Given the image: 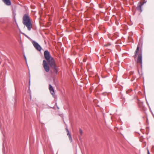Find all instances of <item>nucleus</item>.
<instances>
[{
  "mask_svg": "<svg viewBox=\"0 0 154 154\" xmlns=\"http://www.w3.org/2000/svg\"><path fill=\"white\" fill-rule=\"evenodd\" d=\"M23 23L25 26H26L29 31H30L32 28V24L29 16L28 14H25L23 18Z\"/></svg>",
  "mask_w": 154,
  "mask_h": 154,
  "instance_id": "obj_2",
  "label": "nucleus"
},
{
  "mask_svg": "<svg viewBox=\"0 0 154 154\" xmlns=\"http://www.w3.org/2000/svg\"><path fill=\"white\" fill-rule=\"evenodd\" d=\"M57 108L58 109H59V108L58 106H57Z\"/></svg>",
  "mask_w": 154,
  "mask_h": 154,
  "instance_id": "obj_22",
  "label": "nucleus"
},
{
  "mask_svg": "<svg viewBox=\"0 0 154 154\" xmlns=\"http://www.w3.org/2000/svg\"><path fill=\"white\" fill-rule=\"evenodd\" d=\"M137 63H140L141 64V66H142V53L139 54L137 60Z\"/></svg>",
  "mask_w": 154,
  "mask_h": 154,
  "instance_id": "obj_5",
  "label": "nucleus"
},
{
  "mask_svg": "<svg viewBox=\"0 0 154 154\" xmlns=\"http://www.w3.org/2000/svg\"><path fill=\"white\" fill-rule=\"evenodd\" d=\"M66 132L67 133V135H69V134H71L69 133V131L68 129L67 128V127L66 128Z\"/></svg>",
  "mask_w": 154,
  "mask_h": 154,
  "instance_id": "obj_12",
  "label": "nucleus"
},
{
  "mask_svg": "<svg viewBox=\"0 0 154 154\" xmlns=\"http://www.w3.org/2000/svg\"><path fill=\"white\" fill-rule=\"evenodd\" d=\"M69 137V140L71 142L72 141V138L71 137V134H69V135H68Z\"/></svg>",
  "mask_w": 154,
  "mask_h": 154,
  "instance_id": "obj_11",
  "label": "nucleus"
},
{
  "mask_svg": "<svg viewBox=\"0 0 154 154\" xmlns=\"http://www.w3.org/2000/svg\"><path fill=\"white\" fill-rule=\"evenodd\" d=\"M79 133L81 135H82V131L81 129H80L79 130Z\"/></svg>",
  "mask_w": 154,
  "mask_h": 154,
  "instance_id": "obj_13",
  "label": "nucleus"
},
{
  "mask_svg": "<svg viewBox=\"0 0 154 154\" xmlns=\"http://www.w3.org/2000/svg\"><path fill=\"white\" fill-rule=\"evenodd\" d=\"M44 55L45 58L48 62L51 68L53 69L54 73L57 75L58 71L54 58L51 56L48 50H46L45 51Z\"/></svg>",
  "mask_w": 154,
  "mask_h": 154,
  "instance_id": "obj_1",
  "label": "nucleus"
},
{
  "mask_svg": "<svg viewBox=\"0 0 154 154\" xmlns=\"http://www.w3.org/2000/svg\"><path fill=\"white\" fill-rule=\"evenodd\" d=\"M23 35H25V36L26 37H27L28 38H30L27 35H25V34H24V33H22Z\"/></svg>",
  "mask_w": 154,
  "mask_h": 154,
  "instance_id": "obj_15",
  "label": "nucleus"
},
{
  "mask_svg": "<svg viewBox=\"0 0 154 154\" xmlns=\"http://www.w3.org/2000/svg\"><path fill=\"white\" fill-rule=\"evenodd\" d=\"M137 53L136 54V53H135V54L134 55V58H135L137 56Z\"/></svg>",
  "mask_w": 154,
  "mask_h": 154,
  "instance_id": "obj_16",
  "label": "nucleus"
},
{
  "mask_svg": "<svg viewBox=\"0 0 154 154\" xmlns=\"http://www.w3.org/2000/svg\"><path fill=\"white\" fill-rule=\"evenodd\" d=\"M29 85L30 86V79H29Z\"/></svg>",
  "mask_w": 154,
  "mask_h": 154,
  "instance_id": "obj_20",
  "label": "nucleus"
},
{
  "mask_svg": "<svg viewBox=\"0 0 154 154\" xmlns=\"http://www.w3.org/2000/svg\"><path fill=\"white\" fill-rule=\"evenodd\" d=\"M3 2L7 5H10L11 4L10 0H2Z\"/></svg>",
  "mask_w": 154,
  "mask_h": 154,
  "instance_id": "obj_8",
  "label": "nucleus"
},
{
  "mask_svg": "<svg viewBox=\"0 0 154 154\" xmlns=\"http://www.w3.org/2000/svg\"><path fill=\"white\" fill-rule=\"evenodd\" d=\"M32 43L34 47L38 51H40L42 50V47L40 45L36 42L33 41Z\"/></svg>",
  "mask_w": 154,
  "mask_h": 154,
  "instance_id": "obj_3",
  "label": "nucleus"
},
{
  "mask_svg": "<svg viewBox=\"0 0 154 154\" xmlns=\"http://www.w3.org/2000/svg\"><path fill=\"white\" fill-rule=\"evenodd\" d=\"M3 148H2V151H3V152L4 153L5 152V147H4V143H3Z\"/></svg>",
  "mask_w": 154,
  "mask_h": 154,
  "instance_id": "obj_14",
  "label": "nucleus"
},
{
  "mask_svg": "<svg viewBox=\"0 0 154 154\" xmlns=\"http://www.w3.org/2000/svg\"><path fill=\"white\" fill-rule=\"evenodd\" d=\"M139 43H138L137 46V49L135 51V53H136V54L137 53L138 51H139Z\"/></svg>",
  "mask_w": 154,
  "mask_h": 154,
  "instance_id": "obj_10",
  "label": "nucleus"
},
{
  "mask_svg": "<svg viewBox=\"0 0 154 154\" xmlns=\"http://www.w3.org/2000/svg\"><path fill=\"white\" fill-rule=\"evenodd\" d=\"M43 66L45 71L47 72H49V67L46 61L45 60H43Z\"/></svg>",
  "mask_w": 154,
  "mask_h": 154,
  "instance_id": "obj_4",
  "label": "nucleus"
},
{
  "mask_svg": "<svg viewBox=\"0 0 154 154\" xmlns=\"http://www.w3.org/2000/svg\"><path fill=\"white\" fill-rule=\"evenodd\" d=\"M144 3L141 4L140 2L139 3L137 4L136 9L140 13L142 12V7Z\"/></svg>",
  "mask_w": 154,
  "mask_h": 154,
  "instance_id": "obj_6",
  "label": "nucleus"
},
{
  "mask_svg": "<svg viewBox=\"0 0 154 154\" xmlns=\"http://www.w3.org/2000/svg\"><path fill=\"white\" fill-rule=\"evenodd\" d=\"M55 104H56V105H57V103H56Z\"/></svg>",
  "mask_w": 154,
  "mask_h": 154,
  "instance_id": "obj_23",
  "label": "nucleus"
},
{
  "mask_svg": "<svg viewBox=\"0 0 154 154\" xmlns=\"http://www.w3.org/2000/svg\"><path fill=\"white\" fill-rule=\"evenodd\" d=\"M24 59L26 61V63H27V61H26V57L24 55Z\"/></svg>",
  "mask_w": 154,
  "mask_h": 154,
  "instance_id": "obj_17",
  "label": "nucleus"
},
{
  "mask_svg": "<svg viewBox=\"0 0 154 154\" xmlns=\"http://www.w3.org/2000/svg\"><path fill=\"white\" fill-rule=\"evenodd\" d=\"M5 140H3V142H4V143H5Z\"/></svg>",
  "mask_w": 154,
  "mask_h": 154,
  "instance_id": "obj_21",
  "label": "nucleus"
},
{
  "mask_svg": "<svg viewBox=\"0 0 154 154\" xmlns=\"http://www.w3.org/2000/svg\"><path fill=\"white\" fill-rule=\"evenodd\" d=\"M13 14H14V20L15 21V23H16V24H17V27L18 28H19V26H18V25L17 23V22H16V19H15V15H16V14H15V13L14 12V11H13Z\"/></svg>",
  "mask_w": 154,
  "mask_h": 154,
  "instance_id": "obj_9",
  "label": "nucleus"
},
{
  "mask_svg": "<svg viewBox=\"0 0 154 154\" xmlns=\"http://www.w3.org/2000/svg\"><path fill=\"white\" fill-rule=\"evenodd\" d=\"M49 89L51 94L52 95H54V90L53 87L51 84L49 85Z\"/></svg>",
  "mask_w": 154,
  "mask_h": 154,
  "instance_id": "obj_7",
  "label": "nucleus"
},
{
  "mask_svg": "<svg viewBox=\"0 0 154 154\" xmlns=\"http://www.w3.org/2000/svg\"><path fill=\"white\" fill-rule=\"evenodd\" d=\"M147 154H150L149 151L148 149H147Z\"/></svg>",
  "mask_w": 154,
  "mask_h": 154,
  "instance_id": "obj_18",
  "label": "nucleus"
},
{
  "mask_svg": "<svg viewBox=\"0 0 154 154\" xmlns=\"http://www.w3.org/2000/svg\"><path fill=\"white\" fill-rule=\"evenodd\" d=\"M146 1H144L142 3H144V4L145 3H146Z\"/></svg>",
  "mask_w": 154,
  "mask_h": 154,
  "instance_id": "obj_19",
  "label": "nucleus"
}]
</instances>
